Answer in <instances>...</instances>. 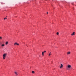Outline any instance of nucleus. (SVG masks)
Instances as JSON below:
<instances>
[{
	"label": "nucleus",
	"mask_w": 76,
	"mask_h": 76,
	"mask_svg": "<svg viewBox=\"0 0 76 76\" xmlns=\"http://www.w3.org/2000/svg\"><path fill=\"white\" fill-rule=\"evenodd\" d=\"M32 73H33V74L35 73V72H34V71H32Z\"/></svg>",
	"instance_id": "nucleus-10"
},
{
	"label": "nucleus",
	"mask_w": 76,
	"mask_h": 76,
	"mask_svg": "<svg viewBox=\"0 0 76 76\" xmlns=\"http://www.w3.org/2000/svg\"><path fill=\"white\" fill-rule=\"evenodd\" d=\"M15 73L16 75H18L19 73L18 72H14Z\"/></svg>",
	"instance_id": "nucleus-4"
},
{
	"label": "nucleus",
	"mask_w": 76,
	"mask_h": 76,
	"mask_svg": "<svg viewBox=\"0 0 76 76\" xmlns=\"http://www.w3.org/2000/svg\"><path fill=\"white\" fill-rule=\"evenodd\" d=\"M6 55H7V54H4L3 55V58L4 59H5V58L6 57Z\"/></svg>",
	"instance_id": "nucleus-1"
},
{
	"label": "nucleus",
	"mask_w": 76,
	"mask_h": 76,
	"mask_svg": "<svg viewBox=\"0 0 76 76\" xmlns=\"http://www.w3.org/2000/svg\"><path fill=\"white\" fill-rule=\"evenodd\" d=\"M8 42H7L5 43L6 45H7L8 44Z\"/></svg>",
	"instance_id": "nucleus-8"
},
{
	"label": "nucleus",
	"mask_w": 76,
	"mask_h": 76,
	"mask_svg": "<svg viewBox=\"0 0 76 76\" xmlns=\"http://www.w3.org/2000/svg\"><path fill=\"white\" fill-rule=\"evenodd\" d=\"M61 66H60V68L61 69V68H62V67H63V65L62 64H61Z\"/></svg>",
	"instance_id": "nucleus-7"
},
{
	"label": "nucleus",
	"mask_w": 76,
	"mask_h": 76,
	"mask_svg": "<svg viewBox=\"0 0 76 76\" xmlns=\"http://www.w3.org/2000/svg\"><path fill=\"white\" fill-rule=\"evenodd\" d=\"M56 34L57 35H58V34H59V33L58 32L56 33Z\"/></svg>",
	"instance_id": "nucleus-13"
},
{
	"label": "nucleus",
	"mask_w": 76,
	"mask_h": 76,
	"mask_svg": "<svg viewBox=\"0 0 76 76\" xmlns=\"http://www.w3.org/2000/svg\"><path fill=\"white\" fill-rule=\"evenodd\" d=\"M75 32H73V33L72 34H71V35H72V36H73V35H75Z\"/></svg>",
	"instance_id": "nucleus-5"
},
{
	"label": "nucleus",
	"mask_w": 76,
	"mask_h": 76,
	"mask_svg": "<svg viewBox=\"0 0 76 76\" xmlns=\"http://www.w3.org/2000/svg\"><path fill=\"white\" fill-rule=\"evenodd\" d=\"M4 44H2V45H1V46H2V47H4Z\"/></svg>",
	"instance_id": "nucleus-9"
},
{
	"label": "nucleus",
	"mask_w": 76,
	"mask_h": 76,
	"mask_svg": "<svg viewBox=\"0 0 76 76\" xmlns=\"http://www.w3.org/2000/svg\"><path fill=\"white\" fill-rule=\"evenodd\" d=\"M67 68H68V69H70V68H72V66L70 65H68L67 66Z\"/></svg>",
	"instance_id": "nucleus-2"
},
{
	"label": "nucleus",
	"mask_w": 76,
	"mask_h": 76,
	"mask_svg": "<svg viewBox=\"0 0 76 76\" xmlns=\"http://www.w3.org/2000/svg\"><path fill=\"white\" fill-rule=\"evenodd\" d=\"M7 19V18H4V20H5V19Z\"/></svg>",
	"instance_id": "nucleus-12"
},
{
	"label": "nucleus",
	"mask_w": 76,
	"mask_h": 76,
	"mask_svg": "<svg viewBox=\"0 0 76 76\" xmlns=\"http://www.w3.org/2000/svg\"><path fill=\"white\" fill-rule=\"evenodd\" d=\"M50 53H51V52H50Z\"/></svg>",
	"instance_id": "nucleus-19"
},
{
	"label": "nucleus",
	"mask_w": 76,
	"mask_h": 76,
	"mask_svg": "<svg viewBox=\"0 0 76 76\" xmlns=\"http://www.w3.org/2000/svg\"><path fill=\"white\" fill-rule=\"evenodd\" d=\"M44 52H42V56H44Z\"/></svg>",
	"instance_id": "nucleus-11"
},
{
	"label": "nucleus",
	"mask_w": 76,
	"mask_h": 76,
	"mask_svg": "<svg viewBox=\"0 0 76 76\" xmlns=\"http://www.w3.org/2000/svg\"><path fill=\"white\" fill-rule=\"evenodd\" d=\"M14 45H19V44L17 42H15L14 43Z\"/></svg>",
	"instance_id": "nucleus-3"
},
{
	"label": "nucleus",
	"mask_w": 76,
	"mask_h": 76,
	"mask_svg": "<svg viewBox=\"0 0 76 76\" xmlns=\"http://www.w3.org/2000/svg\"><path fill=\"white\" fill-rule=\"evenodd\" d=\"M44 52V53H46V51H44V52Z\"/></svg>",
	"instance_id": "nucleus-16"
},
{
	"label": "nucleus",
	"mask_w": 76,
	"mask_h": 76,
	"mask_svg": "<svg viewBox=\"0 0 76 76\" xmlns=\"http://www.w3.org/2000/svg\"><path fill=\"white\" fill-rule=\"evenodd\" d=\"M70 54V52H68L67 53V55H69V54Z\"/></svg>",
	"instance_id": "nucleus-6"
},
{
	"label": "nucleus",
	"mask_w": 76,
	"mask_h": 76,
	"mask_svg": "<svg viewBox=\"0 0 76 76\" xmlns=\"http://www.w3.org/2000/svg\"><path fill=\"white\" fill-rule=\"evenodd\" d=\"M51 56V54H50V53H49V56Z\"/></svg>",
	"instance_id": "nucleus-14"
},
{
	"label": "nucleus",
	"mask_w": 76,
	"mask_h": 76,
	"mask_svg": "<svg viewBox=\"0 0 76 76\" xmlns=\"http://www.w3.org/2000/svg\"><path fill=\"white\" fill-rule=\"evenodd\" d=\"M2 38V37H0V39H1Z\"/></svg>",
	"instance_id": "nucleus-15"
},
{
	"label": "nucleus",
	"mask_w": 76,
	"mask_h": 76,
	"mask_svg": "<svg viewBox=\"0 0 76 76\" xmlns=\"http://www.w3.org/2000/svg\"><path fill=\"white\" fill-rule=\"evenodd\" d=\"M6 17H7V16Z\"/></svg>",
	"instance_id": "nucleus-18"
},
{
	"label": "nucleus",
	"mask_w": 76,
	"mask_h": 76,
	"mask_svg": "<svg viewBox=\"0 0 76 76\" xmlns=\"http://www.w3.org/2000/svg\"><path fill=\"white\" fill-rule=\"evenodd\" d=\"M47 14H48V12H47Z\"/></svg>",
	"instance_id": "nucleus-17"
}]
</instances>
